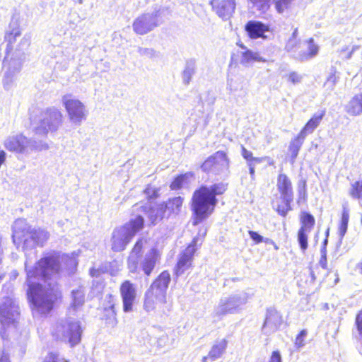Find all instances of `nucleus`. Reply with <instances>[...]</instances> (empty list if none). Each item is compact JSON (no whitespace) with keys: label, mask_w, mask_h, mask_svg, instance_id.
Masks as SVG:
<instances>
[{"label":"nucleus","mask_w":362,"mask_h":362,"mask_svg":"<svg viewBox=\"0 0 362 362\" xmlns=\"http://www.w3.org/2000/svg\"><path fill=\"white\" fill-rule=\"evenodd\" d=\"M250 174L252 177L255 175V165L252 163H248Z\"/></svg>","instance_id":"864d4df0"},{"label":"nucleus","mask_w":362,"mask_h":362,"mask_svg":"<svg viewBox=\"0 0 362 362\" xmlns=\"http://www.w3.org/2000/svg\"><path fill=\"white\" fill-rule=\"evenodd\" d=\"M324 254H326L325 248H323V249L321 250V256L323 255Z\"/></svg>","instance_id":"0e129e2a"},{"label":"nucleus","mask_w":362,"mask_h":362,"mask_svg":"<svg viewBox=\"0 0 362 362\" xmlns=\"http://www.w3.org/2000/svg\"><path fill=\"white\" fill-rule=\"evenodd\" d=\"M4 148L10 152L28 156L33 152L47 150V144L42 141L28 138L23 134H16L7 136L4 141Z\"/></svg>","instance_id":"423d86ee"},{"label":"nucleus","mask_w":362,"mask_h":362,"mask_svg":"<svg viewBox=\"0 0 362 362\" xmlns=\"http://www.w3.org/2000/svg\"><path fill=\"white\" fill-rule=\"evenodd\" d=\"M115 297L112 295L106 296V300H107L108 305L105 308V317L106 324L111 327H115L117 325V313L115 310Z\"/></svg>","instance_id":"4be33fe9"},{"label":"nucleus","mask_w":362,"mask_h":362,"mask_svg":"<svg viewBox=\"0 0 362 362\" xmlns=\"http://www.w3.org/2000/svg\"><path fill=\"white\" fill-rule=\"evenodd\" d=\"M47 231L32 228L23 218L15 221L13 225V241L17 247L22 245L26 259V284L29 301L41 313L49 312L58 296L57 277L60 274L69 275L76 269L78 262L72 255L49 253L40 258L34 266L29 256H35L32 251L36 246H43L49 238Z\"/></svg>","instance_id":"f257e3e1"},{"label":"nucleus","mask_w":362,"mask_h":362,"mask_svg":"<svg viewBox=\"0 0 362 362\" xmlns=\"http://www.w3.org/2000/svg\"><path fill=\"white\" fill-rule=\"evenodd\" d=\"M307 330L303 329L296 336L295 339V346L297 349H300L305 345V338L307 337Z\"/></svg>","instance_id":"a19ab883"},{"label":"nucleus","mask_w":362,"mask_h":362,"mask_svg":"<svg viewBox=\"0 0 362 362\" xmlns=\"http://www.w3.org/2000/svg\"><path fill=\"white\" fill-rule=\"evenodd\" d=\"M349 220V211L347 207L344 206L341 223L339 227V233L341 238H342L344 236L345 233H346Z\"/></svg>","instance_id":"2f4dec72"},{"label":"nucleus","mask_w":362,"mask_h":362,"mask_svg":"<svg viewBox=\"0 0 362 362\" xmlns=\"http://www.w3.org/2000/svg\"><path fill=\"white\" fill-rule=\"evenodd\" d=\"M269 362H281V357L279 351H274L272 352Z\"/></svg>","instance_id":"09e8293b"},{"label":"nucleus","mask_w":362,"mask_h":362,"mask_svg":"<svg viewBox=\"0 0 362 362\" xmlns=\"http://www.w3.org/2000/svg\"><path fill=\"white\" fill-rule=\"evenodd\" d=\"M167 216L171 214L177 215L182 209L183 204V198L181 197H175L169 199L166 202H163Z\"/></svg>","instance_id":"bb28decb"},{"label":"nucleus","mask_w":362,"mask_h":362,"mask_svg":"<svg viewBox=\"0 0 362 362\" xmlns=\"http://www.w3.org/2000/svg\"><path fill=\"white\" fill-rule=\"evenodd\" d=\"M81 333L80 322L72 317L62 320L57 327V337L64 341H68L71 346L80 342Z\"/></svg>","instance_id":"9b49d317"},{"label":"nucleus","mask_w":362,"mask_h":362,"mask_svg":"<svg viewBox=\"0 0 362 362\" xmlns=\"http://www.w3.org/2000/svg\"><path fill=\"white\" fill-rule=\"evenodd\" d=\"M248 233L250 238L256 243L259 244L264 241V238L260 235L257 232L253 230H249Z\"/></svg>","instance_id":"49530a36"},{"label":"nucleus","mask_w":362,"mask_h":362,"mask_svg":"<svg viewBox=\"0 0 362 362\" xmlns=\"http://www.w3.org/2000/svg\"><path fill=\"white\" fill-rule=\"evenodd\" d=\"M211 4L218 16L223 19L229 18L235 8V0H212Z\"/></svg>","instance_id":"a211bd4d"},{"label":"nucleus","mask_w":362,"mask_h":362,"mask_svg":"<svg viewBox=\"0 0 362 362\" xmlns=\"http://www.w3.org/2000/svg\"><path fill=\"white\" fill-rule=\"evenodd\" d=\"M228 345V341L226 339H223L219 341H216L214 344L212 346L209 354L208 357L211 361H216L220 358L223 354L225 353Z\"/></svg>","instance_id":"c85d7f7f"},{"label":"nucleus","mask_w":362,"mask_h":362,"mask_svg":"<svg viewBox=\"0 0 362 362\" xmlns=\"http://www.w3.org/2000/svg\"><path fill=\"white\" fill-rule=\"evenodd\" d=\"M272 0H248L252 7L260 13H266L271 5Z\"/></svg>","instance_id":"473e14b6"},{"label":"nucleus","mask_w":362,"mask_h":362,"mask_svg":"<svg viewBox=\"0 0 362 362\" xmlns=\"http://www.w3.org/2000/svg\"><path fill=\"white\" fill-rule=\"evenodd\" d=\"M348 50H349V48L346 47H345V48H342V49H341L340 52H341V54H344V53L346 52Z\"/></svg>","instance_id":"680f3d73"},{"label":"nucleus","mask_w":362,"mask_h":362,"mask_svg":"<svg viewBox=\"0 0 362 362\" xmlns=\"http://www.w3.org/2000/svg\"><path fill=\"white\" fill-rule=\"evenodd\" d=\"M159 259L156 249L149 250L140 263V268L146 276H150Z\"/></svg>","instance_id":"6ab92c4d"},{"label":"nucleus","mask_w":362,"mask_h":362,"mask_svg":"<svg viewBox=\"0 0 362 362\" xmlns=\"http://www.w3.org/2000/svg\"><path fill=\"white\" fill-rule=\"evenodd\" d=\"M123 303V310L129 313L132 310V306L136 296V290L134 284L130 281H124L119 288Z\"/></svg>","instance_id":"dca6fc26"},{"label":"nucleus","mask_w":362,"mask_h":362,"mask_svg":"<svg viewBox=\"0 0 362 362\" xmlns=\"http://www.w3.org/2000/svg\"><path fill=\"white\" fill-rule=\"evenodd\" d=\"M144 223V218L138 215L122 227L115 229L112 237V249L116 252L124 250L135 234L143 228Z\"/></svg>","instance_id":"0eeeda50"},{"label":"nucleus","mask_w":362,"mask_h":362,"mask_svg":"<svg viewBox=\"0 0 362 362\" xmlns=\"http://www.w3.org/2000/svg\"><path fill=\"white\" fill-rule=\"evenodd\" d=\"M358 267L361 269V273L362 274V262L358 264Z\"/></svg>","instance_id":"69168bd1"},{"label":"nucleus","mask_w":362,"mask_h":362,"mask_svg":"<svg viewBox=\"0 0 362 362\" xmlns=\"http://www.w3.org/2000/svg\"><path fill=\"white\" fill-rule=\"evenodd\" d=\"M305 139V137H304L299 133L296 137H295L291 141L288 146V150L291 153V158L292 159V161H294L297 158L299 151L301 148V146H303Z\"/></svg>","instance_id":"7c9ffc66"},{"label":"nucleus","mask_w":362,"mask_h":362,"mask_svg":"<svg viewBox=\"0 0 362 362\" xmlns=\"http://www.w3.org/2000/svg\"><path fill=\"white\" fill-rule=\"evenodd\" d=\"M143 243L142 239L139 240L136 243L128 258V269L132 273L137 272L139 264L138 257L141 252Z\"/></svg>","instance_id":"393cba45"},{"label":"nucleus","mask_w":362,"mask_h":362,"mask_svg":"<svg viewBox=\"0 0 362 362\" xmlns=\"http://www.w3.org/2000/svg\"><path fill=\"white\" fill-rule=\"evenodd\" d=\"M138 52L140 55L149 58H153L158 55L156 51L151 48L139 47Z\"/></svg>","instance_id":"a18cd8bd"},{"label":"nucleus","mask_w":362,"mask_h":362,"mask_svg":"<svg viewBox=\"0 0 362 362\" xmlns=\"http://www.w3.org/2000/svg\"><path fill=\"white\" fill-rule=\"evenodd\" d=\"M63 122V115L57 107H49L42 111L33 124L37 134L47 135L48 132H55Z\"/></svg>","instance_id":"6e6552de"},{"label":"nucleus","mask_w":362,"mask_h":362,"mask_svg":"<svg viewBox=\"0 0 362 362\" xmlns=\"http://www.w3.org/2000/svg\"><path fill=\"white\" fill-rule=\"evenodd\" d=\"M232 83V81H230V82H228V86H230V90H233V88H232V83Z\"/></svg>","instance_id":"338daca9"},{"label":"nucleus","mask_w":362,"mask_h":362,"mask_svg":"<svg viewBox=\"0 0 362 362\" xmlns=\"http://www.w3.org/2000/svg\"><path fill=\"white\" fill-rule=\"evenodd\" d=\"M298 42L296 39L290 38L286 45L285 49L287 52H292L295 57L296 54L299 52L298 51Z\"/></svg>","instance_id":"37998d69"},{"label":"nucleus","mask_w":362,"mask_h":362,"mask_svg":"<svg viewBox=\"0 0 362 362\" xmlns=\"http://www.w3.org/2000/svg\"><path fill=\"white\" fill-rule=\"evenodd\" d=\"M241 47L245 49L244 52L241 53V59L240 64L243 66H247L255 62H264L257 52H252L250 49H246V47L243 45H241Z\"/></svg>","instance_id":"c756f323"},{"label":"nucleus","mask_w":362,"mask_h":362,"mask_svg":"<svg viewBox=\"0 0 362 362\" xmlns=\"http://www.w3.org/2000/svg\"><path fill=\"white\" fill-rule=\"evenodd\" d=\"M305 43L306 44V51L300 50L295 55V58L301 62L311 59L315 57L319 52V47L314 43L313 39L310 38Z\"/></svg>","instance_id":"412c9836"},{"label":"nucleus","mask_w":362,"mask_h":362,"mask_svg":"<svg viewBox=\"0 0 362 362\" xmlns=\"http://www.w3.org/2000/svg\"><path fill=\"white\" fill-rule=\"evenodd\" d=\"M360 48V45H353L351 50L344 56L345 59H350L352 57L354 52Z\"/></svg>","instance_id":"8fccbe9b"},{"label":"nucleus","mask_w":362,"mask_h":362,"mask_svg":"<svg viewBox=\"0 0 362 362\" xmlns=\"http://www.w3.org/2000/svg\"><path fill=\"white\" fill-rule=\"evenodd\" d=\"M297 35H298V29H297V28H296V29L293 30V33H292V37H291V38H292V39H296Z\"/></svg>","instance_id":"13d9d810"},{"label":"nucleus","mask_w":362,"mask_h":362,"mask_svg":"<svg viewBox=\"0 0 362 362\" xmlns=\"http://www.w3.org/2000/svg\"><path fill=\"white\" fill-rule=\"evenodd\" d=\"M319 264H320V265L323 269H327V256H326V254H324L323 255L321 256V258L320 259Z\"/></svg>","instance_id":"603ef678"},{"label":"nucleus","mask_w":362,"mask_h":362,"mask_svg":"<svg viewBox=\"0 0 362 362\" xmlns=\"http://www.w3.org/2000/svg\"><path fill=\"white\" fill-rule=\"evenodd\" d=\"M310 231L300 228L298 233V241L303 252L308 248V235Z\"/></svg>","instance_id":"4c0bfd02"},{"label":"nucleus","mask_w":362,"mask_h":362,"mask_svg":"<svg viewBox=\"0 0 362 362\" xmlns=\"http://www.w3.org/2000/svg\"><path fill=\"white\" fill-rule=\"evenodd\" d=\"M161 24L158 11L144 13L137 17L132 25L133 30L138 35H145Z\"/></svg>","instance_id":"4468645a"},{"label":"nucleus","mask_w":362,"mask_h":362,"mask_svg":"<svg viewBox=\"0 0 362 362\" xmlns=\"http://www.w3.org/2000/svg\"><path fill=\"white\" fill-rule=\"evenodd\" d=\"M230 160L224 151H218L209 156L201 165L203 172L214 175L224 174L228 171Z\"/></svg>","instance_id":"f8f14e48"},{"label":"nucleus","mask_w":362,"mask_h":362,"mask_svg":"<svg viewBox=\"0 0 362 362\" xmlns=\"http://www.w3.org/2000/svg\"><path fill=\"white\" fill-rule=\"evenodd\" d=\"M356 325L358 334L357 337L360 341V346L358 350L360 354L362 355V310L356 316Z\"/></svg>","instance_id":"ea45409f"},{"label":"nucleus","mask_w":362,"mask_h":362,"mask_svg":"<svg viewBox=\"0 0 362 362\" xmlns=\"http://www.w3.org/2000/svg\"><path fill=\"white\" fill-rule=\"evenodd\" d=\"M206 358H207V357H204V358H203V361H204V362H205V361L206 360Z\"/></svg>","instance_id":"774afa93"},{"label":"nucleus","mask_w":362,"mask_h":362,"mask_svg":"<svg viewBox=\"0 0 362 362\" xmlns=\"http://www.w3.org/2000/svg\"><path fill=\"white\" fill-rule=\"evenodd\" d=\"M194 72H195L194 63L192 62H187L185 66V68L182 72L183 82L185 84H188L190 82L191 78H192V76L194 75Z\"/></svg>","instance_id":"c9c22d12"},{"label":"nucleus","mask_w":362,"mask_h":362,"mask_svg":"<svg viewBox=\"0 0 362 362\" xmlns=\"http://www.w3.org/2000/svg\"><path fill=\"white\" fill-rule=\"evenodd\" d=\"M170 280V273L163 271L153 281L144 295V309L146 312L160 309L166 303L167 289Z\"/></svg>","instance_id":"20e7f679"},{"label":"nucleus","mask_w":362,"mask_h":362,"mask_svg":"<svg viewBox=\"0 0 362 362\" xmlns=\"http://www.w3.org/2000/svg\"><path fill=\"white\" fill-rule=\"evenodd\" d=\"M10 275H11V279H16V278H17V276H18V272H17V271L13 270V271H12V272H11Z\"/></svg>","instance_id":"6e6d98bb"},{"label":"nucleus","mask_w":362,"mask_h":362,"mask_svg":"<svg viewBox=\"0 0 362 362\" xmlns=\"http://www.w3.org/2000/svg\"><path fill=\"white\" fill-rule=\"evenodd\" d=\"M282 322L283 318L281 315L275 308H268L262 331L264 334L270 335L279 329Z\"/></svg>","instance_id":"2eb2a0df"},{"label":"nucleus","mask_w":362,"mask_h":362,"mask_svg":"<svg viewBox=\"0 0 362 362\" xmlns=\"http://www.w3.org/2000/svg\"><path fill=\"white\" fill-rule=\"evenodd\" d=\"M251 296L245 291L240 290L223 296L214 310V317L221 320L227 315H234L241 313Z\"/></svg>","instance_id":"39448f33"},{"label":"nucleus","mask_w":362,"mask_h":362,"mask_svg":"<svg viewBox=\"0 0 362 362\" xmlns=\"http://www.w3.org/2000/svg\"><path fill=\"white\" fill-rule=\"evenodd\" d=\"M349 194L354 199H362V180L351 184Z\"/></svg>","instance_id":"e433bc0d"},{"label":"nucleus","mask_w":362,"mask_h":362,"mask_svg":"<svg viewBox=\"0 0 362 362\" xmlns=\"http://www.w3.org/2000/svg\"><path fill=\"white\" fill-rule=\"evenodd\" d=\"M245 30L250 38H264V34L269 30V28L261 22L250 21L245 25Z\"/></svg>","instance_id":"aec40b11"},{"label":"nucleus","mask_w":362,"mask_h":362,"mask_svg":"<svg viewBox=\"0 0 362 362\" xmlns=\"http://www.w3.org/2000/svg\"><path fill=\"white\" fill-rule=\"evenodd\" d=\"M293 1V0H277L275 4V7L278 13H282L284 11L288 9Z\"/></svg>","instance_id":"79ce46f5"},{"label":"nucleus","mask_w":362,"mask_h":362,"mask_svg":"<svg viewBox=\"0 0 362 362\" xmlns=\"http://www.w3.org/2000/svg\"><path fill=\"white\" fill-rule=\"evenodd\" d=\"M62 102L72 124L78 127L86 120L88 111L80 100L72 95L66 94L62 97Z\"/></svg>","instance_id":"9d476101"},{"label":"nucleus","mask_w":362,"mask_h":362,"mask_svg":"<svg viewBox=\"0 0 362 362\" xmlns=\"http://www.w3.org/2000/svg\"><path fill=\"white\" fill-rule=\"evenodd\" d=\"M242 156L248 161V163H252L253 161L257 163H261L262 160L259 158H255L252 156V153L247 150L244 146H242Z\"/></svg>","instance_id":"c03bdc74"},{"label":"nucleus","mask_w":362,"mask_h":362,"mask_svg":"<svg viewBox=\"0 0 362 362\" xmlns=\"http://www.w3.org/2000/svg\"><path fill=\"white\" fill-rule=\"evenodd\" d=\"M310 276L313 281H315L316 279V276L312 270L310 271Z\"/></svg>","instance_id":"052dcab7"},{"label":"nucleus","mask_w":362,"mask_h":362,"mask_svg":"<svg viewBox=\"0 0 362 362\" xmlns=\"http://www.w3.org/2000/svg\"><path fill=\"white\" fill-rule=\"evenodd\" d=\"M227 187L226 183L217 182L209 186L202 185L194 192L192 198L193 225H198L213 213L218 204L216 197L223 194Z\"/></svg>","instance_id":"7ed1b4c3"},{"label":"nucleus","mask_w":362,"mask_h":362,"mask_svg":"<svg viewBox=\"0 0 362 362\" xmlns=\"http://www.w3.org/2000/svg\"><path fill=\"white\" fill-rule=\"evenodd\" d=\"M19 315L17 302L11 298H4L0 304V332L6 326L14 324Z\"/></svg>","instance_id":"ddd939ff"},{"label":"nucleus","mask_w":362,"mask_h":362,"mask_svg":"<svg viewBox=\"0 0 362 362\" xmlns=\"http://www.w3.org/2000/svg\"><path fill=\"white\" fill-rule=\"evenodd\" d=\"M346 111L350 115L362 114V93L355 95L346 106Z\"/></svg>","instance_id":"a878e982"},{"label":"nucleus","mask_w":362,"mask_h":362,"mask_svg":"<svg viewBox=\"0 0 362 362\" xmlns=\"http://www.w3.org/2000/svg\"><path fill=\"white\" fill-rule=\"evenodd\" d=\"M58 356L54 354H49V356L45 358L44 362H58Z\"/></svg>","instance_id":"3c124183"},{"label":"nucleus","mask_w":362,"mask_h":362,"mask_svg":"<svg viewBox=\"0 0 362 362\" xmlns=\"http://www.w3.org/2000/svg\"><path fill=\"white\" fill-rule=\"evenodd\" d=\"M91 276H95L96 271L93 269H90V271Z\"/></svg>","instance_id":"e2e57ef3"},{"label":"nucleus","mask_w":362,"mask_h":362,"mask_svg":"<svg viewBox=\"0 0 362 362\" xmlns=\"http://www.w3.org/2000/svg\"><path fill=\"white\" fill-rule=\"evenodd\" d=\"M276 187L280 193L281 202L279 203V201H273V207L279 215L285 217L292 209L291 206L293 199L292 183L286 175L281 173L277 178Z\"/></svg>","instance_id":"1a4fd4ad"},{"label":"nucleus","mask_w":362,"mask_h":362,"mask_svg":"<svg viewBox=\"0 0 362 362\" xmlns=\"http://www.w3.org/2000/svg\"><path fill=\"white\" fill-rule=\"evenodd\" d=\"M0 362H10L8 356L4 354L0 358Z\"/></svg>","instance_id":"5fc2aeb1"},{"label":"nucleus","mask_w":362,"mask_h":362,"mask_svg":"<svg viewBox=\"0 0 362 362\" xmlns=\"http://www.w3.org/2000/svg\"><path fill=\"white\" fill-rule=\"evenodd\" d=\"M339 78V76L337 75L336 69L332 68L325 82L324 83V86L327 90H332L334 88Z\"/></svg>","instance_id":"72a5a7b5"},{"label":"nucleus","mask_w":362,"mask_h":362,"mask_svg":"<svg viewBox=\"0 0 362 362\" xmlns=\"http://www.w3.org/2000/svg\"><path fill=\"white\" fill-rule=\"evenodd\" d=\"M302 76L296 72H291L288 75V81L293 84L299 83L301 82Z\"/></svg>","instance_id":"de8ad7c7"},{"label":"nucleus","mask_w":362,"mask_h":362,"mask_svg":"<svg viewBox=\"0 0 362 362\" xmlns=\"http://www.w3.org/2000/svg\"><path fill=\"white\" fill-rule=\"evenodd\" d=\"M263 242H264L265 243H270V244L274 245V242L272 240L269 239V238H264V241Z\"/></svg>","instance_id":"bf43d9fd"},{"label":"nucleus","mask_w":362,"mask_h":362,"mask_svg":"<svg viewBox=\"0 0 362 362\" xmlns=\"http://www.w3.org/2000/svg\"><path fill=\"white\" fill-rule=\"evenodd\" d=\"M72 302L69 312L77 311L81 308L85 300V289L82 286H79L76 289H74L71 292Z\"/></svg>","instance_id":"cd10ccee"},{"label":"nucleus","mask_w":362,"mask_h":362,"mask_svg":"<svg viewBox=\"0 0 362 362\" xmlns=\"http://www.w3.org/2000/svg\"><path fill=\"white\" fill-rule=\"evenodd\" d=\"M325 114V110H320L315 113L299 133L306 138L308 135L312 134L320 125Z\"/></svg>","instance_id":"5701e85b"},{"label":"nucleus","mask_w":362,"mask_h":362,"mask_svg":"<svg viewBox=\"0 0 362 362\" xmlns=\"http://www.w3.org/2000/svg\"><path fill=\"white\" fill-rule=\"evenodd\" d=\"M197 240V238H194L193 243L180 255L175 269L177 276L182 275L191 267L193 255L196 251L195 244Z\"/></svg>","instance_id":"f3484780"},{"label":"nucleus","mask_w":362,"mask_h":362,"mask_svg":"<svg viewBox=\"0 0 362 362\" xmlns=\"http://www.w3.org/2000/svg\"><path fill=\"white\" fill-rule=\"evenodd\" d=\"M194 175L192 173H187L185 174L177 176L170 184V188L173 190H177L180 189L184 182L188 179L193 177Z\"/></svg>","instance_id":"f704fd0d"},{"label":"nucleus","mask_w":362,"mask_h":362,"mask_svg":"<svg viewBox=\"0 0 362 362\" xmlns=\"http://www.w3.org/2000/svg\"><path fill=\"white\" fill-rule=\"evenodd\" d=\"M301 223L300 228L311 231L315 224L314 217L308 213H304L302 216Z\"/></svg>","instance_id":"58836bf2"},{"label":"nucleus","mask_w":362,"mask_h":362,"mask_svg":"<svg viewBox=\"0 0 362 362\" xmlns=\"http://www.w3.org/2000/svg\"><path fill=\"white\" fill-rule=\"evenodd\" d=\"M2 255H3V250L1 249V237L0 236V264L1 263V260H2Z\"/></svg>","instance_id":"4d7b16f0"},{"label":"nucleus","mask_w":362,"mask_h":362,"mask_svg":"<svg viewBox=\"0 0 362 362\" xmlns=\"http://www.w3.org/2000/svg\"><path fill=\"white\" fill-rule=\"evenodd\" d=\"M144 211H147L148 217L152 223H156L167 216L165 206L163 203L153 206H144Z\"/></svg>","instance_id":"b1692460"},{"label":"nucleus","mask_w":362,"mask_h":362,"mask_svg":"<svg viewBox=\"0 0 362 362\" xmlns=\"http://www.w3.org/2000/svg\"><path fill=\"white\" fill-rule=\"evenodd\" d=\"M7 42L6 56L4 60V68L6 69L3 78L5 89L10 90L20 72L22 63L25 59V52L30 45V37L28 35L21 36L19 26V14L14 13L5 35Z\"/></svg>","instance_id":"f03ea898"}]
</instances>
